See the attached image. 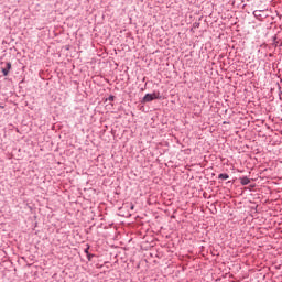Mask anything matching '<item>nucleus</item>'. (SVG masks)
I'll list each match as a JSON object with an SVG mask.
<instances>
[{
	"instance_id": "f257e3e1",
	"label": "nucleus",
	"mask_w": 282,
	"mask_h": 282,
	"mask_svg": "<svg viewBox=\"0 0 282 282\" xmlns=\"http://www.w3.org/2000/svg\"><path fill=\"white\" fill-rule=\"evenodd\" d=\"M161 95L160 93H152V94H147L144 97H143V102L144 104H149L151 101H154V99H160Z\"/></svg>"
},
{
	"instance_id": "f03ea898",
	"label": "nucleus",
	"mask_w": 282,
	"mask_h": 282,
	"mask_svg": "<svg viewBox=\"0 0 282 282\" xmlns=\"http://www.w3.org/2000/svg\"><path fill=\"white\" fill-rule=\"evenodd\" d=\"M10 69H12V63L7 62L6 67L2 68L3 76H8L10 74Z\"/></svg>"
},
{
	"instance_id": "7ed1b4c3",
	"label": "nucleus",
	"mask_w": 282,
	"mask_h": 282,
	"mask_svg": "<svg viewBox=\"0 0 282 282\" xmlns=\"http://www.w3.org/2000/svg\"><path fill=\"white\" fill-rule=\"evenodd\" d=\"M250 178H248L247 176H245L243 178H241L240 183L241 184H249Z\"/></svg>"
},
{
	"instance_id": "20e7f679",
	"label": "nucleus",
	"mask_w": 282,
	"mask_h": 282,
	"mask_svg": "<svg viewBox=\"0 0 282 282\" xmlns=\"http://www.w3.org/2000/svg\"><path fill=\"white\" fill-rule=\"evenodd\" d=\"M219 178H221L223 181H227L229 178L228 174H219Z\"/></svg>"
},
{
	"instance_id": "39448f33",
	"label": "nucleus",
	"mask_w": 282,
	"mask_h": 282,
	"mask_svg": "<svg viewBox=\"0 0 282 282\" xmlns=\"http://www.w3.org/2000/svg\"><path fill=\"white\" fill-rule=\"evenodd\" d=\"M109 99H110L111 101H113L115 97H109Z\"/></svg>"
},
{
	"instance_id": "423d86ee",
	"label": "nucleus",
	"mask_w": 282,
	"mask_h": 282,
	"mask_svg": "<svg viewBox=\"0 0 282 282\" xmlns=\"http://www.w3.org/2000/svg\"><path fill=\"white\" fill-rule=\"evenodd\" d=\"M280 99L282 100V91L280 93Z\"/></svg>"
},
{
	"instance_id": "0eeeda50",
	"label": "nucleus",
	"mask_w": 282,
	"mask_h": 282,
	"mask_svg": "<svg viewBox=\"0 0 282 282\" xmlns=\"http://www.w3.org/2000/svg\"><path fill=\"white\" fill-rule=\"evenodd\" d=\"M134 209V206H131V210H133Z\"/></svg>"
}]
</instances>
